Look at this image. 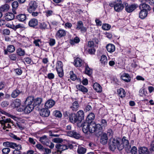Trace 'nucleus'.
Here are the masks:
<instances>
[{"label":"nucleus","instance_id":"nucleus-1","mask_svg":"<svg viewBox=\"0 0 154 154\" xmlns=\"http://www.w3.org/2000/svg\"><path fill=\"white\" fill-rule=\"evenodd\" d=\"M95 118L94 113L91 112L88 116L86 119L88 122H84L81 124L82 127V131L85 133H87L88 131L91 133L101 132L102 128L100 124H96L92 122Z\"/></svg>","mask_w":154,"mask_h":154},{"label":"nucleus","instance_id":"nucleus-3","mask_svg":"<svg viewBox=\"0 0 154 154\" xmlns=\"http://www.w3.org/2000/svg\"><path fill=\"white\" fill-rule=\"evenodd\" d=\"M33 97L32 96L28 97L25 102L26 106L24 109V112L25 113H29L34 109V106L32 104L33 102Z\"/></svg>","mask_w":154,"mask_h":154},{"label":"nucleus","instance_id":"nucleus-42","mask_svg":"<svg viewBox=\"0 0 154 154\" xmlns=\"http://www.w3.org/2000/svg\"><path fill=\"white\" fill-rule=\"evenodd\" d=\"M33 42L35 46L40 47L42 42L40 39H37L34 40Z\"/></svg>","mask_w":154,"mask_h":154},{"label":"nucleus","instance_id":"nucleus-45","mask_svg":"<svg viewBox=\"0 0 154 154\" xmlns=\"http://www.w3.org/2000/svg\"><path fill=\"white\" fill-rule=\"evenodd\" d=\"M111 27V26L108 24H104L102 26V29L104 30H108Z\"/></svg>","mask_w":154,"mask_h":154},{"label":"nucleus","instance_id":"nucleus-24","mask_svg":"<svg viewBox=\"0 0 154 154\" xmlns=\"http://www.w3.org/2000/svg\"><path fill=\"white\" fill-rule=\"evenodd\" d=\"M21 146L20 144H18L17 146L14 149V150L13 152V154H21L22 152L20 150L22 149Z\"/></svg>","mask_w":154,"mask_h":154},{"label":"nucleus","instance_id":"nucleus-43","mask_svg":"<svg viewBox=\"0 0 154 154\" xmlns=\"http://www.w3.org/2000/svg\"><path fill=\"white\" fill-rule=\"evenodd\" d=\"M7 50L9 52H13L15 50V48L13 45H10L8 46Z\"/></svg>","mask_w":154,"mask_h":154},{"label":"nucleus","instance_id":"nucleus-58","mask_svg":"<svg viewBox=\"0 0 154 154\" xmlns=\"http://www.w3.org/2000/svg\"><path fill=\"white\" fill-rule=\"evenodd\" d=\"M9 58L13 60H15L16 59L17 57L15 54H12L9 56Z\"/></svg>","mask_w":154,"mask_h":154},{"label":"nucleus","instance_id":"nucleus-4","mask_svg":"<svg viewBox=\"0 0 154 154\" xmlns=\"http://www.w3.org/2000/svg\"><path fill=\"white\" fill-rule=\"evenodd\" d=\"M55 147L58 152L61 153L62 151L68 149L69 148L71 149L73 148L72 144L67 143L66 144H57L55 145Z\"/></svg>","mask_w":154,"mask_h":154},{"label":"nucleus","instance_id":"nucleus-60","mask_svg":"<svg viewBox=\"0 0 154 154\" xmlns=\"http://www.w3.org/2000/svg\"><path fill=\"white\" fill-rule=\"evenodd\" d=\"M15 70L16 73L19 75H20L22 72V70L20 69H17Z\"/></svg>","mask_w":154,"mask_h":154},{"label":"nucleus","instance_id":"nucleus-5","mask_svg":"<svg viewBox=\"0 0 154 154\" xmlns=\"http://www.w3.org/2000/svg\"><path fill=\"white\" fill-rule=\"evenodd\" d=\"M1 119L0 120V123L2 125H5L6 127L8 128H11V125L10 124H11L13 125V121H12L11 119L9 118L3 119V117L1 118Z\"/></svg>","mask_w":154,"mask_h":154},{"label":"nucleus","instance_id":"nucleus-61","mask_svg":"<svg viewBox=\"0 0 154 154\" xmlns=\"http://www.w3.org/2000/svg\"><path fill=\"white\" fill-rule=\"evenodd\" d=\"M96 25L98 26H101L102 25L101 21L98 19H96L95 20Z\"/></svg>","mask_w":154,"mask_h":154},{"label":"nucleus","instance_id":"nucleus-38","mask_svg":"<svg viewBox=\"0 0 154 154\" xmlns=\"http://www.w3.org/2000/svg\"><path fill=\"white\" fill-rule=\"evenodd\" d=\"M9 9V6L8 4H5L2 5L0 8V11H5L8 10Z\"/></svg>","mask_w":154,"mask_h":154},{"label":"nucleus","instance_id":"nucleus-32","mask_svg":"<svg viewBox=\"0 0 154 154\" xmlns=\"http://www.w3.org/2000/svg\"><path fill=\"white\" fill-rule=\"evenodd\" d=\"M77 152L79 154H84L86 151V149L82 146H79L77 149Z\"/></svg>","mask_w":154,"mask_h":154},{"label":"nucleus","instance_id":"nucleus-53","mask_svg":"<svg viewBox=\"0 0 154 154\" xmlns=\"http://www.w3.org/2000/svg\"><path fill=\"white\" fill-rule=\"evenodd\" d=\"M10 151V149L8 148H3L2 150V152L4 154H8L9 152Z\"/></svg>","mask_w":154,"mask_h":154},{"label":"nucleus","instance_id":"nucleus-54","mask_svg":"<svg viewBox=\"0 0 154 154\" xmlns=\"http://www.w3.org/2000/svg\"><path fill=\"white\" fill-rule=\"evenodd\" d=\"M49 45L52 46H54L55 44V40L54 39L51 38L48 42Z\"/></svg>","mask_w":154,"mask_h":154},{"label":"nucleus","instance_id":"nucleus-40","mask_svg":"<svg viewBox=\"0 0 154 154\" xmlns=\"http://www.w3.org/2000/svg\"><path fill=\"white\" fill-rule=\"evenodd\" d=\"M17 53L18 55L20 56H24L25 53L24 51L20 48L17 50Z\"/></svg>","mask_w":154,"mask_h":154},{"label":"nucleus","instance_id":"nucleus-18","mask_svg":"<svg viewBox=\"0 0 154 154\" xmlns=\"http://www.w3.org/2000/svg\"><path fill=\"white\" fill-rule=\"evenodd\" d=\"M139 154H149V151L147 148L143 146L139 148L138 150Z\"/></svg>","mask_w":154,"mask_h":154},{"label":"nucleus","instance_id":"nucleus-29","mask_svg":"<svg viewBox=\"0 0 154 154\" xmlns=\"http://www.w3.org/2000/svg\"><path fill=\"white\" fill-rule=\"evenodd\" d=\"M85 72L86 74L89 76H91L92 73V70L90 69L87 64H85Z\"/></svg>","mask_w":154,"mask_h":154},{"label":"nucleus","instance_id":"nucleus-63","mask_svg":"<svg viewBox=\"0 0 154 154\" xmlns=\"http://www.w3.org/2000/svg\"><path fill=\"white\" fill-rule=\"evenodd\" d=\"M150 146V150L154 151V141L151 142Z\"/></svg>","mask_w":154,"mask_h":154},{"label":"nucleus","instance_id":"nucleus-44","mask_svg":"<svg viewBox=\"0 0 154 154\" xmlns=\"http://www.w3.org/2000/svg\"><path fill=\"white\" fill-rule=\"evenodd\" d=\"M137 148L135 146H133L131 150H128V152H129L131 153V154H137Z\"/></svg>","mask_w":154,"mask_h":154},{"label":"nucleus","instance_id":"nucleus-2","mask_svg":"<svg viewBox=\"0 0 154 154\" xmlns=\"http://www.w3.org/2000/svg\"><path fill=\"white\" fill-rule=\"evenodd\" d=\"M125 138L124 137L121 140L120 139L111 138L109 142V148L110 150L114 151L117 147L118 149L121 150L124 148V143Z\"/></svg>","mask_w":154,"mask_h":154},{"label":"nucleus","instance_id":"nucleus-48","mask_svg":"<svg viewBox=\"0 0 154 154\" xmlns=\"http://www.w3.org/2000/svg\"><path fill=\"white\" fill-rule=\"evenodd\" d=\"M9 104V103L7 101H3L1 103V106L3 107H7Z\"/></svg>","mask_w":154,"mask_h":154},{"label":"nucleus","instance_id":"nucleus-30","mask_svg":"<svg viewBox=\"0 0 154 154\" xmlns=\"http://www.w3.org/2000/svg\"><path fill=\"white\" fill-rule=\"evenodd\" d=\"M20 93V91L19 90L16 89L12 92L11 97L12 98H15L17 97Z\"/></svg>","mask_w":154,"mask_h":154},{"label":"nucleus","instance_id":"nucleus-41","mask_svg":"<svg viewBox=\"0 0 154 154\" xmlns=\"http://www.w3.org/2000/svg\"><path fill=\"white\" fill-rule=\"evenodd\" d=\"M100 123H101V124H100V125L102 129V127H106L107 125V122L104 119H102L101 120V121L100 122ZM102 131V130H101V131ZM101 133H102V132L100 134L99 133H96L97 134L98 133L99 135H100Z\"/></svg>","mask_w":154,"mask_h":154},{"label":"nucleus","instance_id":"nucleus-46","mask_svg":"<svg viewBox=\"0 0 154 154\" xmlns=\"http://www.w3.org/2000/svg\"><path fill=\"white\" fill-rule=\"evenodd\" d=\"M63 65L62 62L60 61H58L56 66L57 69H63Z\"/></svg>","mask_w":154,"mask_h":154},{"label":"nucleus","instance_id":"nucleus-19","mask_svg":"<svg viewBox=\"0 0 154 154\" xmlns=\"http://www.w3.org/2000/svg\"><path fill=\"white\" fill-rule=\"evenodd\" d=\"M77 115L79 122H80L84 119L85 115L84 112L82 110H80L77 112Z\"/></svg>","mask_w":154,"mask_h":154},{"label":"nucleus","instance_id":"nucleus-55","mask_svg":"<svg viewBox=\"0 0 154 154\" xmlns=\"http://www.w3.org/2000/svg\"><path fill=\"white\" fill-rule=\"evenodd\" d=\"M36 147L37 148L41 151H44V148L40 144H37L36 145Z\"/></svg>","mask_w":154,"mask_h":154},{"label":"nucleus","instance_id":"nucleus-10","mask_svg":"<svg viewBox=\"0 0 154 154\" xmlns=\"http://www.w3.org/2000/svg\"><path fill=\"white\" fill-rule=\"evenodd\" d=\"M36 2L34 1L31 2L29 4L28 8V11L29 13H32L37 8Z\"/></svg>","mask_w":154,"mask_h":154},{"label":"nucleus","instance_id":"nucleus-36","mask_svg":"<svg viewBox=\"0 0 154 154\" xmlns=\"http://www.w3.org/2000/svg\"><path fill=\"white\" fill-rule=\"evenodd\" d=\"M119 96L121 98L124 97L125 96V91L123 88H120L118 90Z\"/></svg>","mask_w":154,"mask_h":154},{"label":"nucleus","instance_id":"nucleus-35","mask_svg":"<svg viewBox=\"0 0 154 154\" xmlns=\"http://www.w3.org/2000/svg\"><path fill=\"white\" fill-rule=\"evenodd\" d=\"M11 26V28L14 30H16L20 28L23 27V25L21 24H19L17 25L13 24Z\"/></svg>","mask_w":154,"mask_h":154},{"label":"nucleus","instance_id":"nucleus-16","mask_svg":"<svg viewBox=\"0 0 154 154\" xmlns=\"http://www.w3.org/2000/svg\"><path fill=\"white\" fill-rule=\"evenodd\" d=\"M108 137L106 134L103 133L102 134L100 139V142L103 144H106L108 141Z\"/></svg>","mask_w":154,"mask_h":154},{"label":"nucleus","instance_id":"nucleus-9","mask_svg":"<svg viewBox=\"0 0 154 154\" xmlns=\"http://www.w3.org/2000/svg\"><path fill=\"white\" fill-rule=\"evenodd\" d=\"M124 5L122 4L121 0L116 1V3L115 6L114 10L117 12H119L121 11L124 8Z\"/></svg>","mask_w":154,"mask_h":154},{"label":"nucleus","instance_id":"nucleus-33","mask_svg":"<svg viewBox=\"0 0 154 154\" xmlns=\"http://www.w3.org/2000/svg\"><path fill=\"white\" fill-rule=\"evenodd\" d=\"M17 18L20 21H23L26 19V17L25 14H20L17 17Z\"/></svg>","mask_w":154,"mask_h":154},{"label":"nucleus","instance_id":"nucleus-28","mask_svg":"<svg viewBox=\"0 0 154 154\" xmlns=\"http://www.w3.org/2000/svg\"><path fill=\"white\" fill-rule=\"evenodd\" d=\"M147 12L145 10H141L139 13V17L141 19H143L147 16Z\"/></svg>","mask_w":154,"mask_h":154},{"label":"nucleus","instance_id":"nucleus-12","mask_svg":"<svg viewBox=\"0 0 154 154\" xmlns=\"http://www.w3.org/2000/svg\"><path fill=\"white\" fill-rule=\"evenodd\" d=\"M39 141L42 144L45 145H48L50 142V140L46 135H44L40 137Z\"/></svg>","mask_w":154,"mask_h":154},{"label":"nucleus","instance_id":"nucleus-56","mask_svg":"<svg viewBox=\"0 0 154 154\" xmlns=\"http://www.w3.org/2000/svg\"><path fill=\"white\" fill-rule=\"evenodd\" d=\"M55 116L56 117L60 118L62 116V114L60 111H56L55 113Z\"/></svg>","mask_w":154,"mask_h":154},{"label":"nucleus","instance_id":"nucleus-31","mask_svg":"<svg viewBox=\"0 0 154 154\" xmlns=\"http://www.w3.org/2000/svg\"><path fill=\"white\" fill-rule=\"evenodd\" d=\"M20 100L19 99H17L13 101L12 105L15 107H18L20 106Z\"/></svg>","mask_w":154,"mask_h":154},{"label":"nucleus","instance_id":"nucleus-64","mask_svg":"<svg viewBox=\"0 0 154 154\" xmlns=\"http://www.w3.org/2000/svg\"><path fill=\"white\" fill-rule=\"evenodd\" d=\"M29 142L32 144L35 145V142L34 140L32 138L29 137Z\"/></svg>","mask_w":154,"mask_h":154},{"label":"nucleus","instance_id":"nucleus-27","mask_svg":"<svg viewBox=\"0 0 154 154\" xmlns=\"http://www.w3.org/2000/svg\"><path fill=\"white\" fill-rule=\"evenodd\" d=\"M5 19L7 21L11 20L14 18V14L12 13H8L6 14Z\"/></svg>","mask_w":154,"mask_h":154},{"label":"nucleus","instance_id":"nucleus-34","mask_svg":"<svg viewBox=\"0 0 154 154\" xmlns=\"http://www.w3.org/2000/svg\"><path fill=\"white\" fill-rule=\"evenodd\" d=\"M33 103L32 105L34 106L38 105H39L42 102V99L40 98H37L35 99H33Z\"/></svg>","mask_w":154,"mask_h":154},{"label":"nucleus","instance_id":"nucleus-25","mask_svg":"<svg viewBox=\"0 0 154 154\" xmlns=\"http://www.w3.org/2000/svg\"><path fill=\"white\" fill-rule=\"evenodd\" d=\"M68 134L69 136L73 137L76 139H78L80 136L79 133L74 131H69Z\"/></svg>","mask_w":154,"mask_h":154},{"label":"nucleus","instance_id":"nucleus-14","mask_svg":"<svg viewBox=\"0 0 154 154\" xmlns=\"http://www.w3.org/2000/svg\"><path fill=\"white\" fill-rule=\"evenodd\" d=\"M70 121L72 123H74L77 122H79L77 116L74 113H71L69 115Z\"/></svg>","mask_w":154,"mask_h":154},{"label":"nucleus","instance_id":"nucleus-52","mask_svg":"<svg viewBox=\"0 0 154 154\" xmlns=\"http://www.w3.org/2000/svg\"><path fill=\"white\" fill-rule=\"evenodd\" d=\"M18 145H17L14 143L11 142H9L8 147H10L13 149H14L15 147H16Z\"/></svg>","mask_w":154,"mask_h":154},{"label":"nucleus","instance_id":"nucleus-62","mask_svg":"<svg viewBox=\"0 0 154 154\" xmlns=\"http://www.w3.org/2000/svg\"><path fill=\"white\" fill-rule=\"evenodd\" d=\"M54 75L52 73H48V77L50 79H52L54 78Z\"/></svg>","mask_w":154,"mask_h":154},{"label":"nucleus","instance_id":"nucleus-15","mask_svg":"<svg viewBox=\"0 0 154 154\" xmlns=\"http://www.w3.org/2000/svg\"><path fill=\"white\" fill-rule=\"evenodd\" d=\"M55 102L52 100H47L45 104L46 108L48 109L52 107L55 104Z\"/></svg>","mask_w":154,"mask_h":154},{"label":"nucleus","instance_id":"nucleus-47","mask_svg":"<svg viewBox=\"0 0 154 154\" xmlns=\"http://www.w3.org/2000/svg\"><path fill=\"white\" fill-rule=\"evenodd\" d=\"M57 74L60 77H62L63 75V69H57Z\"/></svg>","mask_w":154,"mask_h":154},{"label":"nucleus","instance_id":"nucleus-20","mask_svg":"<svg viewBox=\"0 0 154 154\" xmlns=\"http://www.w3.org/2000/svg\"><path fill=\"white\" fill-rule=\"evenodd\" d=\"M84 63V62L82 61L80 58L77 57L76 58L75 60V65L76 67H80Z\"/></svg>","mask_w":154,"mask_h":154},{"label":"nucleus","instance_id":"nucleus-26","mask_svg":"<svg viewBox=\"0 0 154 154\" xmlns=\"http://www.w3.org/2000/svg\"><path fill=\"white\" fill-rule=\"evenodd\" d=\"M93 88L95 90L98 92H100L102 91V87L97 83H95L94 84Z\"/></svg>","mask_w":154,"mask_h":154},{"label":"nucleus","instance_id":"nucleus-21","mask_svg":"<svg viewBox=\"0 0 154 154\" xmlns=\"http://www.w3.org/2000/svg\"><path fill=\"white\" fill-rule=\"evenodd\" d=\"M106 48L107 51L110 53L113 52L115 50V47L114 45L109 44L106 46Z\"/></svg>","mask_w":154,"mask_h":154},{"label":"nucleus","instance_id":"nucleus-57","mask_svg":"<svg viewBox=\"0 0 154 154\" xmlns=\"http://www.w3.org/2000/svg\"><path fill=\"white\" fill-rule=\"evenodd\" d=\"M12 5L13 8H17L18 6V3L17 1H14L12 3Z\"/></svg>","mask_w":154,"mask_h":154},{"label":"nucleus","instance_id":"nucleus-13","mask_svg":"<svg viewBox=\"0 0 154 154\" xmlns=\"http://www.w3.org/2000/svg\"><path fill=\"white\" fill-rule=\"evenodd\" d=\"M50 113V112L49 110L48 109L46 108L42 109L40 112V116L44 117L48 116Z\"/></svg>","mask_w":154,"mask_h":154},{"label":"nucleus","instance_id":"nucleus-17","mask_svg":"<svg viewBox=\"0 0 154 154\" xmlns=\"http://www.w3.org/2000/svg\"><path fill=\"white\" fill-rule=\"evenodd\" d=\"M38 24V21L36 19L33 18L31 19L29 22V25L31 27H35Z\"/></svg>","mask_w":154,"mask_h":154},{"label":"nucleus","instance_id":"nucleus-7","mask_svg":"<svg viewBox=\"0 0 154 154\" xmlns=\"http://www.w3.org/2000/svg\"><path fill=\"white\" fill-rule=\"evenodd\" d=\"M67 33V31L63 29H59L56 32L55 35V37L57 39H60L65 37Z\"/></svg>","mask_w":154,"mask_h":154},{"label":"nucleus","instance_id":"nucleus-50","mask_svg":"<svg viewBox=\"0 0 154 154\" xmlns=\"http://www.w3.org/2000/svg\"><path fill=\"white\" fill-rule=\"evenodd\" d=\"M47 24L45 22L41 23L39 25L40 28L42 29H45L47 28Z\"/></svg>","mask_w":154,"mask_h":154},{"label":"nucleus","instance_id":"nucleus-51","mask_svg":"<svg viewBox=\"0 0 154 154\" xmlns=\"http://www.w3.org/2000/svg\"><path fill=\"white\" fill-rule=\"evenodd\" d=\"M54 142L56 143H61L63 141V139L60 138H56L53 140Z\"/></svg>","mask_w":154,"mask_h":154},{"label":"nucleus","instance_id":"nucleus-11","mask_svg":"<svg viewBox=\"0 0 154 154\" xmlns=\"http://www.w3.org/2000/svg\"><path fill=\"white\" fill-rule=\"evenodd\" d=\"M138 7V5L136 4H133L129 5H126V11L128 13H131L134 11Z\"/></svg>","mask_w":154,"mask_h":154},{"label":"nucleus","instance_id":"nucleus-37","mask_svg":"<svg viewBox=\"0 0 154 154\" xmlns=\"http://www.w3.org/2000/svg\"><path fill=\"white\" fill-rule=\"evenodd\" d=\"M79 107V105L77 101H75L72 104V106L71 108L74 111H76L77 109V108Z\"/></svg>","mask_w":154,"mask_h":154},{"label":"nucleus","instance_id":"nucleus-6","mask_svg":"<svg viewBox=\"0 0 154 154\" xmlns=\"http://www.w3.org/2000/svg\"><path fill=\"white\" fill-rule=\"evenodd\" d=\"M142 3L140 4L139 6L140 9L143 10H145L148 12L151 10V8L148 5L146 0H141Z\"/></svg>","mask_w":154,"mask_h":154},{"label":"nucleus","instance_id":"nucleus-39","mask_svg":"<svg viewBox=\"0 0 154 154\" xmlns=\"http://www.w3.org/2000/svg\"><path fill=\"white\" fill-rule=\"evenodd\" d=\"M80 40L78 37H76L74 39H71L70 41V43L71 45H74L79 42Z\"/></svg>","mask_w":154,"mask_h":154},{"label":"nucleus","instance_id":"nucleus-59","mask_svg":"<svg viewBox=\"0 0 154 154\" xmlns=\"http://www.w3.org/2000/svg\"><path fill=\"white\" fill-rule=\"evenodd\" d=\"M131 80V78L128 74L126 73V82H130Z\"/></svg>","mask_w":154,"mask_h":154},{"label":"nucleus","instance_id":"nucleus-22","mask_svg":"<svg viewBox=\"0 0 154 154\" xmlns=\"http://www.w3.org/2000/svg\"><path fill=\"white\" fill-rule=\"evenodd\" d=\"M100 61L101 65L105 66L107 64V60L106 57L105 55H102L101 56Z\"/></svg>","mask_w":154,"mask_h":154},{"label":"nucleus","instance_id":"nucleus-8","mask_svg":"<svg viewBox=\"0 0 154 154\" xmlns=\"http://www.w3.org/2000/svg\"><path fill=\"white\" fill-rule=\"evenodd\" d=\"M76 29L80 30L82 32H85L87 30V28L83 26V22L81 21H79L77 23Z\"/></svg>","mask_w":154,"mask_h":154},{"label":"nucleus","instance_id":"nucleus-49","mask_svg":"<svg viewBox=\"0 0 154 154\" xmlns=\"http://www.w3.org/2000/svg\"><path fill=\"white\" fill-rule=\"evenodd\" d=\"M70 79L72 80H75L76 79V75L73 73V71H71L69 72Z\"/></svg>","mask_w":154,"mask_h":154},{"label":"nucleus","instance_id":"nucleus-23","mask_svg":"<svg viewBox=\"0 0 154 154\" xmlns=\"http://www.w3.org/2000/svg\"><path fill=\"white\" fill-rule=\"evenodd\" d=\"M77 88L80 91L82 92L84 94H85L88 91V89L86 87L81 85H76Z\"/></svg>","mask_w":154,"mask_h":154}]
</instances>
